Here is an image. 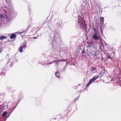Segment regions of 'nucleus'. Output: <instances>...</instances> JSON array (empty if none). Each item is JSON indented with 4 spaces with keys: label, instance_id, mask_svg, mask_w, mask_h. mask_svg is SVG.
<instances>
[{
    "label": "nucleus",
    "instance_id": "nucleus-1",
    "mask_svg": "<svg viewBox=\"0 0 121 121\" xmlns=\"http://www.w3.org/2000/svg\"><path fill=\"white\" fill-rule=\"evenodd\" d=\"M78 22L80 24V25L81 26H82L83 27H84L86 26L85 22L84 20L83 19H82L78 21Z\"/></svg>",
    "mask_w": 121,
    "mask_h": 121
},
{
    "label": "nucleus",
    "instance_id": "nucleus-2",
    "mask_svg": "<svg viewBox=\"0 0 121 121\" xmlns=\"http://www.w3.org/2000/svg\"><path fill=\"white\" fill-rule=\"evenodd\" d=\"M100 37V36H98L97 35V33L93 35L92 36V38L93 39L96 40H97L99 39Z\"/></svg>",
    "mask_w": 121,
    "mask_h": 121
},
{
    "label": "nucleus",
    "instance_id": "nucleus-3",
    "mask_svg": "<svg viewBox=\"0 0 121 121\" xmlns=\"http://www.w3.org/2000/svg\"><path fill=\"white\" fill-rule=\"evenodd\" d=\"M1 108L3 109H5L8 108V104L6 103H4L2 105H1Z\"/></svg>",
    "mask_w": 121,
    "mask_h": 121
},
{
    "label": "nucleus",
    "instance_id": "nucleus-4",
    "mask_svg": "<svg viewBox=\"0 0 121 121\" xmlns=\"http://www.w3.org/2000/svg\"><path fill=\"white\" fill-rule=\"evenodd\" d=\"M88 45L87 46V47H91L93 46V41L91 42V43H88Z\"/></svg>",
    "mask_w": 121,
    "mask_h": 121
},
{
    "label": "nucleus",
    "instance_id": "nucleus-5",
    "mask_svg": "<svg viewBox=\"0 0 121 121\" xmlns=\"http://www.w3.org/2000/svg\"><path fill=\"white\" fill-rule=\"evenodd\" d=\"M16 35L13 34L11 35L10 36V38L11 39H13L16 38Z\"/></svg>",
    "mask_w": 121,
    "mask_h": 121
},
{
    "label": "nucleus",
    "instance_id": "nucleus-6",
    "mask_svg": "<svg viewBox=\"0 0 121 121\" xmlns=\"http://www.w3.org/2000/svg\"><path fill=\"white\" fill-rule=\"evenodd\" d=\"M19 52H23V47L22 45H21L19 50Z\"/></svg>",
    "mask_w": 121,
    "mask_h": 121
},
{
    "label": "nucleus",
    "instance_id": "nucleus-7",
    "mask_svg": "<svg viewBox=\"0 0 121 121\" xmlns=\"http://www.w3.org/2000/svg\"><path fill=\"white\" fill-rule=\"evenodd\" d=\"M66 61V60H59L58 61H57V60H55L54 62H56V64H59V62L60 61Z\"/></svg>",
    "mask_w": 121,
    "mask_h": 121
},
{
    "label": "nucleus",
    "instance_id": "nucleus-8",
    "mask_svg": "<svg viewBox=\"0 0 121 121\" xmlns=\"http://www.w3.org/2000/svg\"><path fill=\"white\" fill-rule=\"evenodd\" d=\"M56 76V77L59 78L60 77V74L58 72H57L55 73Z\"/></svg>",
    "mask_w": 121,
    "mask_h": 121
},
{
    "label": "nucleus",
    "instance_id": "nucleus-9",
    "mask_svg": "<svg viewBox=\"0 0 121 121\" xmlns=\"http://www.w3.org/2000/svg\"><path fill=\"white\" fill-rule=\"evenodd\" d=\"M7 38V37L4 36H0V40H2L4 39H6Z\"/></svg>",
    "mask_w": 121,
    "mask_h": 121
},
{
    "label": "nucleus",
    "instance_id": "nucleus-10",
    "mask_svg": "<svg viewBox=\"0 0 121 121\" xmlns=\"http://www.w3.org/2000/svg\"><path fill=\"white\" fill-rule=\"evenodd\" d=\"M96 76H95V77ZM99 77V75H98L97 76H96V77H95L93 78L92 79H91L93 81H94L97 78Z\"/></svg>",
    "mask_w": 121,
    "mask_h": 121
},
{
    "label": "nucleus",
    "instance_id": "nucleus-11",
    "mask_svg": "<svg viewBox=\"0 0 121 121\" xmlns=\"http://www.w3.org/2000/svg\"><path fill=\"white\" fill-rule=\"evenodd\" d=\"M7 113V112H6L5 111V112H4L2 114V115L4 117L5 116H6Z\"/></svg>",
    "mask_w": 121,
    "mask_h": 121
},
{
    "label": "nucleus",
    "instance_id": "nucleus-12",
    "mask_svg": "<svg viewBox=\"0 0 121 121\" xmlns=\"http://www.w3.org/2000/svg\"><path fill=\"white\" fill-rule=\"evenodd\" d=\"M91 53H92L93 55H94V56H95L96 53V51H92Z\"/></svg>",
    "mask_w": 121,
    "mask_h": 121
},
{
    "label": "nucleus",
    "instance_id": "nucleus-13",
    "mask_svg": "<svg viewBox=\"0 0 121 121\" xmlns=\"http://www.w3.org/2000/svg\"><path fill=\"white\" fill-rule=\"evenodd\" d=\"M104 20V18L103 17H100V21L101 22H102Z\"/></svg>",
    "mask_w": 121,
    "mask_h": 121
},
{
    "label": "nucleus",
    "instance_id": "nucleus-14",
    "mask_svg": "<svg viewBox=\"0 0 121 121\" xmlns=\"http://www.w3.org/2000/svg\"><path fill=\"white\" fill-rule=\"evenodd\" d=\"M92 69L93 71H95L97 69H96L95 67H93L91 68Z\"/></svg>",
    "mask_w": 121,
    "mask_h": 121
},
{
    "label": "nucleus",
    "instance_id": "nucleus-15",
    "mask_svg": "<svg viewBox=\"0 0 121 121\" xmlns=\"http://www.w3.org/2000/svg\"><path fill=\"white\" fill-rule=\"evenodd\" d=\"M105 73V71L104 69L102 71H101V73L102 74L104 73Z\"/></svg>",
    "mask_w": 121,
    "mask_h": 121
},
{
    "label": "nucleus",
    "instance_id": "nucleus-16",
    "mask_svg": "<svg viewBox=\"0 0 121 121\" xmlns=\"http://www.w3.org/2000/svg\"><path fill=\"white\" fill-rule=\"evenodd\" d=\"M6 3H9L11 0H5Z\"/></svg>",
    "mask_w": 121,
    "mask_h": 121
},
{
    "label": "nucleus",
    "instance_id": "nucleus-17",
    "mask_svg": "<svg viewBox=\"0 0 121 121\" xmlns=\"http://www.w3.org/2000/svg\"><path fill=\"white\" fill-rule=\"evenodd\" d=\"M90 84L89 82L86 84V87L87 88L90 85Z\"/></svg>",
    "mask_w": 121,
    "mask_h": 121
},
{
    "label": "nucleus",
    "instance_id": "nucleus-18",
    "mask_svg": "<svg viewBox=\"0 0 121 121\" xmlns=\"http://www.w3.org/2000/svg\"><path fill=\"white\" fill-rule=\"evenodd\" d=\"M92 81V80L91 79L88 82L91 84Z\"/></svg>",
    "mask_w": 121,
    "mask_h": 121
},
{
    "label": "nucleus",
    "instance_id": "nucleus-19",
    "mask_svg": "<svg viewBox=\"0 0 121 121\" xmlns=\"http://www.w3.org/2000/svg\"><path fill=\"white\" fill-rule=\"evenodd\" d=\"M100 30H101V32H102V26H101L100 27Z\"/></svg>",
    "mask_w": 121,
    "mask_h": 121
},
{
    "label": "nucleus",
    "instance_id": "nucleus-20",
    "mask_svg": "<svg viewBox=\"0 0 121 121\" xmlns=\"http://www.w3.org/2000/svg\"><path fill=\"white\" fill-rule=\"evenodd\" d=\"M14 109H15V108H13V109L12 110V111H11V112L10 113H12V112H13V111L14 110Z\"/></svg>",
    "mask_w": 121,
    "mask_h": 121
},
{
    "label": "nucleus",
    "instance_id": "nucleus-21",
    "mask_svg": "<svg viewBox=\"0 0 121 121\" xmlns=\"http://www.w3.org/2000/svg\"><path fill=\"white\" fill-rule=\"evenodd\" d=\"M0 17H1V18H2V17H4L3 16V15H1V16H0Z\"/></svg>",
    "mask_w": 121,
    "mask_h": 121
},
{
    "label": "nucleus",
    "instance_id": "nucleus-22",
    "mask_svg": "<svg viewBox=\"0 0 121 121\" xmlns=\"http://www.w3.org/2000/svg\"><path fill=\"white\" fill-rule=\"evenodd\" d=\"M33 38L34 39H37V38H36V37H33Z\"/></svg>",
    "mask_w": 121,
    "mask_h": 121
},
{
    "label": "nucleus",
    "instance_id": "nucleus-23",
    "mask_svg": "<svg viewBox=\"0 0 121 121\" xmlns=\"http://www.w3.org/2000/svg\"><path fill=\"white\" fill-rule=\"evenodd\" d=\"M84 53V51H83L82 52V53Z\"/></svg>",
    "mask_w": 121,
    "mask_h": 121
},
{
    "label": "nucleus",
    "instance_id": "nucleus-24",
    "mask_svg": "<svg viewBox=\"0 0 121 121\" xmlns=\"http://www.w3.org/2000/svg\"><path fill=\"white\" fill-rule=\"evenodd\" d=\"M53 62H51V63H49V64H52V63H53Z\"/></svg>",
    "mask_w": 121,
    "mask_h": 121
}]
</instances>
